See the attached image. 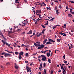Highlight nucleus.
Wrapping results in <instances>:
<instances>
[{
  "label": "nucleus",
  "mask_w": 74,
  "mask_h": 74,
  "mask_svg": "<svg viewBox=\"0 0 74 74\" xmlns=\"http://www.w3.org/2000/svg\"><path fill=\"white\" fill-rule=\"evenodd\" d=\"M47 50H46L44 52H43V53H46V52H47Z\"/></svg>",
  "instance_id": "nucleus-53"
},
{
  "label": "nucleus",
  "mask_w": 74,
  "mask_h": 74,
  "mask_svg": "<svg viewBox=\"0 0 74 74\" xmlns=\"http://www.w3.org/2000/svg\"><path fill=\"white\" fill-rule=\"evenodd\" d=\"M63 36H64H64H66V34H64L63 35Z\"/></svg>",
  "instance_id": "nucleus-60"
},
{
  "label": "nucleus",
  "mask_w": 74,
  "mask_h": 74,
  "mask_svg": "<svg viewBox=\"0 0 74 74\" xmlns=\"http://www.w3.org/2000/svg\"><path fill=\"white\" fill-rule=\"evenodd\" d=\"M2 42H3V44H5V43L6 42H5V41L3 40H2Z\"/></svg>",
  "instance_id": "nucleus-14"
},
{
  "label": "nucleus",
  "mask_w": 74,
  "mask_h": 74,
  "mask_svg": "<svg viewBox=\"0 0 74 74\" xmlns=\"http://www.w3.org/2000/svg\"><path fill=\"white\" fill-rule=\"evenodd\" d=\"M46 70H47V69H44V74H46Z\"/></svg>",
  "instance_id": "nucleus-26"
},
{
  "label": "nucleus",
  "mask_w": 74,
  "mask_h": 74,
  "mask_svg": "<svg viewBox=\"0 0 74 74\" xmlns=\"http://www.w3.org/2000/svg\"><path fill=\"white\" fill-rule=\"evenodd\" d=\"M47 57H49V56H50V53H47Z\"/></svg>",
  "instance_id": "nucleus-10"
},
{
  "label": "nucleus",
  "mask_w": 74,
  "mask_h": 74,
  "mask_svg": "<svg viewBox=\"0 0 74 74\" xmlns=\"http://www.w3.org/2000/svg\"><path fill=\"white\" fill-rule=\"evenodd\" d=\"M15 67L16 69H18V66H15Z\"/></svg>",
  "instance_id": "nucleus-27"
},
{
  "label": "nucleus",
  "mask_w": 74,
  "mask_h": 74,
  "mask_svg": "<svg viewBox=\"0 0 74 74\" xmlns=\"http://www.w3.org/2000/svg\"><path fill=\"white\" fill-rule=\"evenodd\" d=\"M0 58H4V57L3 56H0Z\"/></svg>",
  "instance_id": "nucleus-57"
},
{
  "label": "nucleus",
  "mask_w": 74,
  "mask_h": 74,
  "mask_svg": "<svg viewBox=\"0 0 74 74\" xmlns=\"http://www.w3.org/2000/svg\"><path fill=\"white\" fill-rule=\"evenodd\" d=\"M6 65H10V62H8L6 63Z\"/></svg>",
  "instance_id": "nucleus-25"
},
{
  "label": "nucleus",
  "mask_w": 74,
  "mask_h": 74,
  "mask_svg": "<svg viewBox=\"0 0 74 74\" xmlns=\"http://www.w3.org/2000/svg\"><path fill=\"white\" fill-rule=\"evenodd\" d=\"M30 64V66H32L33 64L32 63H31V64Z\"/></svg>",
  "instance_id": "nucleus-64"
},
{
  "label": "nucleus",
  "mask_w": 74,
  "mask_h": 74,
  "mask_svg": "<svg viewBox=\"0 0 74 74\" xmlns=\"http://www.w3.org/2000/svg\"><path fill=\"white\" fill-rule=\"evenodd\" d=\"M27 34H32V30H30L29 32L27 33Z\"/></svg>",
  "instance_id": "nucleus-3"
},
{
  "label": "nucleus",
  "mask_w": 74,
  "mask_h": 74,
  "mask_svg": "<svg viewBox=\"0 0 74 74\" xmlns=\"http://www.w3.org/2000/svg\"><path fill=\"white\" fill-rule=\"evenodd\" d=\"M42 49L41 47H39L38 48V49Z\"/></svg>",
  "instance_id": "nucleus-34"
},
{
  "label": "nucleus",
  "mask_w": 74,
  "mask_h": 74,
  "mask_svg": "<svg viewBox=\"0 0 74 74\" xmlns=\"http://www.w3.org/2000/svg\"><path fill=\"white\" fill-rule=\"evenodd\" d=\"M69 34L70 35H73V34H71L70 32H69Z\"/></svg>",
  "instance_id": "nucleus-35"
},
{
  "label": "nucleus",
  "mask_w": 74,
  "mask_h": 74,
  "mask_svg": "<svg viewBox=\"0 0 74 74\" xmlns=\"http://www.w3.org/2000/svg\"><path fill=\"white\" fill-rule=\"evenodd\" d=\"M18 58L19 60H21V58H22V56H21L20 55H19L18 56Z\"/></svg>",
  "instance_id": "nucleus-12"
},
{
  "label": "nucleus",
  "mask_w": 74,
  "mask_h": 74,
  "mask_svg": "<svg viewBox=\"0 0 74 74\" xmlns=\"http://www.w3.org/2000/svg\"><path fill=\"white\" fill-rule=\"evenodd\" d=\"M25 63H28V61H25Z\"/></svg>",
  "instance_id": "nucleus-51"
},
{
  "label": "nucleus",
  "mask_w": 74,
  "mask_h": 74,
  "mask_svg": "<svg viewBox=\"0 0 74 74\" xmlns=\"http://www.w3.org/2000/svg\"><path fill=\"white\" fill-rule=\"evenodd\" d=\"M65 71H66V69H65L63 71V73H66V72Z\"/></svg>",
  "instance_id": "nucleus-48"
},
{
  "label": "nucleus",
  "mask_w": 74,
  "mask_h": 74,
  "mask_svg": "<svg viewBox=\"0 0 74 74\" xmlns=\"http://www.w3.org/2000/svg\"><path fill=\"white\" fill-rule=\"evenodd\" d=\"M44 5H43L44 6H46V4H45V3H44Z\"/></svg>",
  "instance_id": "nucleus-58"
},
{
  "label": "nucleus",
  "mask_w": 74,
  "mask_h": 74,
  "mask_svg": "<svg viewBox=\"0 0 74 74\" xmlns=\"http://www.w3.org/2000/svg\"><path fill=\"white\" fill-rule=\"evenodd\" d=\"M51 60L50 59H48V62H49V63H51Z\"/></svg>",
  "instance_id": "nucleus-16"
},
{
  "label": "nucleus",
  "mask_w": 74,
  "mask_h": 74,
  "mask_svg": "<svg viewBox=\"0 0 74 74\" xmlns=\"http://www.w3.org/2000/svg\"><path fill=\"white\" fill-rule=\"evenodd\" d=\"M64 59H65V58H66V56L64 55L63 56Z\"/></svg>",
  "instance_id": "nucleus-41"
},
{
  "label": "nucleus",
  "mask_w": 74,
  "mask_h": 74,
  "mask_svg": "<svg viewBox=\"0 0 74 74\" xmlns=\"http://www.w3.org/2000/svg\"><path fill=\"white\" fill-rule=\"evenodd\" d=\"M8 32L9 33H12V31H9Z\"/></svg>",
  "instance_id": "nucleus-44"
},
{
  "label": "nucleus",
  "mask_w": 74,
  "mask_h": 74,
  "mask_svg": "<svg viewBox=\"0 0 74 74\" xmlns=\"http://www.w3.org/2000/svg\"><path fill=\"white\" fill-rule=\"evenodd\" d=\"M11 54H9L7 53H5L4 55L5 57H7L8 56H11Z\"/></svg>",
  "instance_id": "nucleus-2"
},
{
  "label": "nucleus",
  "mask_w": 74,
  "mask_h": 74,
  "mask_svg": "<svg viewBox=\"0 0 74 74\" xmlns=\"http://www.w3.org/2000/svg\"><path fill=\"white\" fill-rule=\"evenodd\" d=\"M24 46L25 47V48H29V46H26V45H24Z\"/></svg>",
  "instance_id": "nucleus-29"
},
{
  "label": "nucleus",
  "mask_w": 74,
  "mask_h": 74,
  "mask_svg": "<svg viewBox=\"0 0 74 74\" xmlns=\"http://www.w3.org/2000/svg\"><path fill=\"white\" fill-rule=\"evenodd\" d=\"M47 39H45L43 41V44H45L46 42H47Z\"/></svg>",
  "instance_id": "nucleus-7"
},
{
  "label": "nucleus",
  "mask_w": 74,
  "mask_h": 74,
  "mask_svg": "<svg viewBox=\"0 0 74 74\" xmlns=\"http://www.w3.org/2000/svg\"><path fill=\"white\" fill-rule=\"evenodd\" d=\"M15 66H18V64H17L16 63H15Z\"/></svg>",
  "instance_id": "nucleus-47"
},
{
  "label": "nucleus",
  "mask_w": 74,
  "mask_h": 74,
  "mask_svg": "<svg viewBox=\"0 0 74 74\" xmlns=\"http://www.w3.org/2000/svg\"><path fill=\"white\" fill-rule=\"evenodd\" d=\"M26 56H29V54L28 53H26L25 54Z\"/></svg>",
  "instance_id": "nucleus-21"
},
{
  "label": "nucleus",
  "mask_w": 74,
  "mask_h": 74,
  "mask_svg": "<svg viewBox=\"0 0 74 74\" xmlns=\"http://www.w3.org/2000/svg\"><path fill=\"white\" fill-rule=\"evenodd\" d=\"M5 53H4V52H3V53H1V55H4V54H5Z\"/></svg>",
  "instance_id": "nucleus-42"
},
{
  "label": "nucleus",
  "mask_w": 74,
  "mask_h": 74,
  "mask_svg": "<svg viewBox=\"0 0 74 74\" xmlns=\"http://www.w3.org/2000/svg\"><path fill=\"white\" fill-rule=\"evenodd\" d=\"M36 12H38V14H40V13H41V10H36Z\"/></svg>",
  "instance_id": "nucleus-6"
},
{
  "label": "nucleus",
  "mask_w": 74,
  "mask_h": 74,
  "mask_svg": "<svg viewBox=\"0 0 74 74\" xmlns=\"http://www.w3.org/2000/svg\"><path fill=\"white\" fill-rule=\"evenodd\" d=\"M5 51H6V52H8V53H13V52L12 51H8L7 50H5Z\"/></svg>",
  "instance_id": "nucleus-4"
},
{
  "label": "nucleus",
  "mask_w": 74,
  "mask_h": 74,
  "mask_svg": "<svg viewBox=\"0 0 74 74\" xmlns=\"http://www.w3.org/2000/svg\"><path fill=\"white\" fill-rule=\"evenodd\" d=\"M49 41H51V42H55V41L53 40H52L51 39H49Z\"/></svg>",
  "instance_id": "nucleus-8"
},
{
  "label": "nucleus",
  "mask_w": 74,
  "mask_h": 74,
  "mask_svg": "<svg viewBox=\"0 0 74 74\" xmlns=\"http://www.w3.org/2000/svg\"><path fill=\"white\" fill-rule=\"evenodd\" d=\"M15 53L16 55H17V54H18V52H15Z\"/></svg>",
  "instance_id": "nucleus-46"
},
{
  "label": "nucleus",
  "mask_w": 74,
  "mask_h": 74,
  "mask_svg": "<svg viewBox=\"0 0 74 74\" xmlns=\"http://www.w3.org/2000/svg\"><path fill=\"white\" fill-rule=\"evenodd\" d=\"M55 1V2H56V3H58V1Z\"/></svg>",
  "instance_id": "nucleus-63"
},
{
  "label": "nucleus",
  "mask_w": 74,
  "mask_h": 74,
  "mask_svg": "<svg viewBox=\"0 0 74 74\" xmlns=\"http://www.w3.org/2000/svg\"><path fill=\"white\" fill-rule=\"evenodd\" d=\"M1 67L2 69H3V66H1Z\"/></svg>",
  "instance_id": "nucleus-62"
},
{
  "label": "nucleus",
  "mask_w": 74,
  "mask_h": 74,
  "mask_svg": "<svg viewBox=\"0 0 74 74\" xmlns=\"http://www.w3.org/2000/svg\"><path fill=\"white\" fill-rule=\"evenodd\" d=\"M40 66L41 68H42V64L40 63Z\"/></svg>",
  "instance_id": "nucleus-37"
},
{
  "label": "nucleus",
  "mask_w": 74,
  "mask_h": 74,
  "mask_svg": "<svg viewBox=\"0 0 74 74\" xmlns=\"http://www.w3.org/2000/svg\"><path fill=\"white\" fill-rule=\"evenodd\" d=\"M71 3H74V2L73 1H71Z\"/></svg>",
  "instance_id": "nucleus-61"
},
{
  "label": "nucleus",
  "mask_w": 74,
  "mask_h": 74,
  "mask_svg": "<svg viewBox=\"0 0 74 74\" xmlns=\"http://www.w3.org/2000/svg\"><path fill=\"white\" fill-rule=\"evenodd\" d=\"M42 56V58L41 59V60H42V61H45V60H46L47 59V58L44 55H42V56Z\"/></svg>",
  "instance_id": "nucleus-1"
},
{
  "label": "nucleus",
  "mask_w": 74,
  "mask_h": 74,
  "mask_svg": "<svg viewBox=\"0 0 74 74\" xmlns=\"http://www.w3.org/2000/svg\"><path fill=\"white\" fill-rule=\"evenodd\" d=\"M64 67L65 69H66V66H64Z\"/></svg>",
  "instance_id": "nucleus-50"
},
{
  "label": "nucleus",
  "mask_w": 74,
  "mask_h": 74,
  "mask_svg": "<svg viewBox=\"0 0 74 74\" xmlns=\"http://www.w3.org/2000/svg\"><path fill=\"white\" fill-rule=\"evenodd\" d=\"M25 23H23V22H22L23 23V24H24V25H23V26H25V25L26 24V23H27V21H25Z\"/></svg>",
  "instance_id": "nucleus-13"
},
{
  "label": "nucleus",
  "mask_w": 74,
  "mask_h": 74,
  "mask_svg": "<svg viewBox=\"0 0 74 74\" xmlns=\"http://www.w3.org/2000/svg\"><path fill=\"white\" fill-rule=\"evenodd\" d=\"M50 44V42H46L47 44Z\"/></svg>",
  "instance_id": "nucleus-30"
},
{
  "label": "nucleus",
  "mask_w": 74,
  "mask_h": 74,
  "mask_svg": "<svg viewBox=\"0 0 74 74\" xmlns=\"http://www.w3.org/2000/svg\"><path fill=\"white\" fill-rule=\"evenodd\" d=\"M44 45H40V47L42 49V48H43L44 47Z\"/></svg>",
  "instance_id": "nucleus-11"
},
{
  "label": "nucleus",
  "mask_w": 74,
  "mask_h": 74,
  "mask_svg": "<svg viewBox=\"0 0 74 74\" xmlns=\"http://www.w3.org/2000/svg\"><path fill=\"white\" fill-rule=\"evenodd\" d=\"M53 29H55V28H56V26H53Z\"/></svg>",
  "instance_id": "nucleus-40"
},
{
  "label": "nucleus",
  "mask_w": 74,
  "mask_h": 74,
  "mask_svg": "<svg viewBox=\"0 0 74 74\" xmlns=\"http://www.w3.org/2000/svg\"><path fill=\"white\" fill-rule=\"evenodd\" d=\"M17 32H21V30L20 29H18L17 30Z\"/></svg>",
  "instance_id": "nucleus-19"
},
{
  "label": "nucleus",
  "mask_w": 74,
  "mask_h": 74,
  "mask_svg": "<svg viewBox=\"0 0 74 74\" xmlns=\"http://www.w3.org/2000/svg\"><path fill=\"white\" fill-rule=\"evenodd\" d=\"M36 43H38V44H40V42L38 41L36 42Z\"/></svg>",
  "instance_id": "nucleus-39"
},
{
  "label": "nucleus",
  "mask_w": 74,
  "mask_h": 74,
  "mask_svg": "<svg viewBox=\"0 0 74 74\" xmlns=\"http://www.w3.org/2000/svg\"><path fill=\"white\" fill-rule=\"evenodd\" d=\"M41 26L42 27H43V28H45V26H44L43 25H41Z\"/></svg>",
  "instance_id": "nucleus-28"
},
{
  "label": "nucleus",
  "mask_w": 74,
  "mask_h": 74,
  "mask_svg": "<svg viewBox=\"0 0 74 74\" xmlns=\"http://www.w3.org/2000/svg\"><path fill=\"white\" fill-rule=\"evenodd\" d=\"M43 66L44 67H45V66H46V64L45 63H44L43 64Z\"/></svg>",
  "instance_id": "nucleus-36"
},
{
  "label": "nucleus",
  "mask_w": 74,
  "mask_h": 74,
  "mask_svg": "<svg viewBox=\"0 0 74 74\" xmlns=\"http://www.w3.org/2000/svg\"><path fill=\"white\" fill-rule=\"evenodd\" d=\"M48 21H47V23L45 24V25H46V26H47V25H48Z\"/></svg>",
  "instance_id": "nucleus-23"
},
{
  "label": "nucleus",
  "mask_w": 74,
  "mask_h": 74,
  "mask_svg": "<svg viewBox=\"0 0 74 74\" xmlns=\"http://www.w3.org/2000/svg\"><path fill=\"white\" fill-rule=\"evenodd\" d=\"M42 34H41V33H40L37 36V37H39L40 36H41Z\"/></svg>",
  "instance_id": "nucleus-17"
},
{
  "label": "nucleus",
  "mask_w": 74,
  "mask_h": 74,
  "mask_svg": "<svg viewBox=\"0 0 74 74\" xmlns=\"http://www.w3.org/2000/svg\"><path fill=\"white\" fill-rule=\"evenodd\" d=\"M3 38L5 40H6V39L4 38V36H3Z\"/></svg>",
  "instance_id": "nucleus-49"
},
{
  "label": "nucleus",
  "mask_w": 74,
  "mask_h": 74,
  "mask_svg": "<svg viewBox=\"0 0 74 74\" xmlns=\"http://www.w3.org/2000/svg\"><path fill=\"white\" fill-rule=\"evenodd\" d=\"M37 54V53H35L33 55H36Z\"/></svg>",
  "instance_id": "nucleus-52"
},
{
  "label": "nucleus",
  "mask_w": 74,
  "mask_h": 74,
  "mask_svg": "<svg viewBox=\"0 0 74 74\" xmlns=\"http://www.w3.org/2000/svg\"><path fill=\"white\" fill-rule=\"evenodd\" d=\"M56 13H59V12L58 11V10H57L56 11Z\"/></svg>",
  "instance_id": "nucleus-43"
},
{
  "label": "nucleus",
  "mask_w": 74,
  "mask_h": 74,
  "mask_svg": "<svg viewBox=\"0 0 74 74\" xmlns=\"http://www.w3.org/2000/svg\"><path fill=\"white\" fill-rule=\"evenodd\" d=\"M19 55H23V51H22L21 52H20L19 53Z\"/></svg>",
  "instance_id": "nucleus-9"
},
{
  "label": "nucleus",
  "mask_w": 74,
  "mask_h": 74,
  "mask_svg": "<svg viewBox=\"0 0 74 74\" xmlns=\"http://www.w3.org/2000/svg\"><path fill=\"white\" fill-rule=\"evenodd\" d=\"M68 16H69V17H71L72 16V15L71 14H69L68 15Z\"/></svg>",
  "instance_id": "nucleus-20"
},
{
  "label": "nucleus",
  "mask_w": 74,
  "mask_h": 74,
  "mask_svg": "<svg viewBox=\"0 0 74 74\" xmlns=\"http://www.w3.org/2000/svg\"><path fill=\"white\" fill-rule=\"evenodd\" d=\"M17 1H18V0H17L16 1H15V3H19V2H18Z\"/></svg>",
  "instance_id": "nucleus-22"
},
{
  "label": "nucleus",
  "mask_w": 74,
  "mask_h": 74,
  "mask_svg": "<svg viewBox=\"0 0 74 74\" xmlns=\"http://www.w3.org/2000/svg\"><path fill=\"white\" fill-rule=\"evenodd\" d=\"M54 19V18H52V17H51V20H53V19Z\"/></svg>",
  "instance_id": "nucleus-33"
},
{
  "label": "nucleus",
  "mask_w": 74,
  "mask_h": 74,
  "mask_svg": "<svg viewBox=\"0 0 74 74\" xmlns=\"http://www.w3.org/2000/svg\"><path fill=\"white\" fill-rule=\"evenodd\" d=\"M42 55H41L40 56H39L38 57V59H40V58H42Z\"/></svg>",
  "instance_id": "nucleus-24"
},
{
  "label": "nucleus",
  "mask_w": 74,
  "mask_h": 74,
  "mask_svg": "<svg viewBox=\"0 0 74 74\" xmlns=\"http://www.w3.org/2000/svg\"><path fill=\"white\" fill-rule=\"evenodd\" d=\"M61 40V39H60L59 40V39H57V42H60V41Z\"/></svg>",
  "instance_id": "nucleus-18"
},
{
  "label": "nucleus",
  "mask_w": 74,
  "mask_h": 74,
  "mask_svg": "<svg viewBox=\"0 0 74 74\" xmlns=\"http://www.w3.org/2000/svg\"><path fill=\"white\" fill-rule=\"evenodd\" d=\"M66 10H69V8H68V7H66Z\"/></svg>",
  "instance_id": "nucleus-55"
},
{
  "label": "nucleus",
  "mask_w": 74,
  "mask_h": 74,
  "mask_svg": "<svg viewBox=\"0 0 74 74\" xmlns=\"http://www.w3.org/2000/svg\"><path fill=\"white\" fill-rule=\"evenodd\" d=\"M59 8H62V5H59Z\"/></svg>",
  "instance_id": "nucleus-38"
},
{
  "label": "nucleus",
  "mask_w": 74,
  "mask_h": 74,
  "mask_svg": "<svg viewBox=\"0 0 74 74\" xmlns=\"http://www.w3.org/2000/svg\"><path fill=\"white\" fill-rule=\"evenodd\" d=\"M45 8H47V11H48V10H49L48 8V7L45 8Z\"/></svg>",
  "instance_id": "nucleus-54"
},
{
  "label": "nucleus",
  "mask_w": 74,
  "mask_h": 74,
  "mask_svg": "<svg viewBox=\"0 0 74 74\" xmlns=\"http://www.w3.org/2000/svg\"><path fill=\"white\" fill-rule=\"evenodd\" d=\"M38 44H37L36 43H34V45H35V46H36V47H38Z\"/></svg>",
  "instance_id": "nucleus-15"
},
{
  "label": "nucleus",
  "mask_w": 74,
  "mask_h": 74,
  "mask_svg": "<svg viewBox=\"0 0 74 74\" xmlns=\"http://www.w3.org/2000/svg\"><path fill=\"white\" fill-rule=\"evenodd\" d=\"M57 7L56 6V7H55V10H57Z\"/></svg>",
  "instance_id": "nucleus-56"
},
{
  "label": "nucleus",
  "mask_w": 74,
  "mask_h": 74,
  "mask_svg": "<svg viewBox=\"0 0 74 74\" xmlns=\"http://www.w3.org/2000/svg\"><path fill=\"white\" fill-rule=\"evenodd\" d=\"M71 13V14H74V12H72V11H70V12Z\"/></svg>",
  "instance_id": "nucleus-32"
},
{
  "label": "nucleus",
  "mask_w": 74,
  "mask_h": 74,
  "mask_svg": "<svg viewBox=\"0 0 74 74\" xmlns=\"http://www.w3.org/2000/svg\"><path fill=\"white\" fill-rule=\"evenodd\" d=\"M26 69H27V72H29V67H28L27 66H26Z\"/></svg>",
  "instance_id": "nucleus-5"
},
{
  "label": "nucleus",
  "mask_w": 74,
  "mask_h": 74,
  "mask_svg": "<svg viewBox=\"0 0 74 74\" xmlns=\"http://www.w3.org/2000/svg\"><path fill=\"white\" fill-rule=\"evenodd\" d=\"M0 35H1V36L2 37H3V34H2V33H0Z\"/></svg>",
  "instance_id": "nucleus-31"
},
{
  "label": "nucleus",
  "mask_w": 74,
  "mask_h": 74,
  "mask_svg": "<svg viewBox=\"0 0 74 74\" xmlns=\"http://www.w3.org/2000/svg\"><path fill=\"white\" fill-rule=\"evenodd\" d=\"M39 69L40 70H41V69H42L41 68V67H39Z\"/></svg>",
  "instance_id": "nucleus-59"
},
{
  "label": "nucleus",
  "mask_w": 74,
  "mask_h": 74,
  "mask_svg": "<svg viewBox=\"0 0 74 74\" xmlns=\"http://www.w3.org/2000/svg\"><path fill=\"white\" fill-rule=\"evenodd\" d=\"M52 73H53V71H51V74H52Z\"/></svg>",
  "instance_id": "nucleus-45"
}]
</instances>
